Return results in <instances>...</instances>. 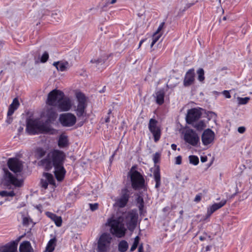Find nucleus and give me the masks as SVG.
I'll use <instances>...</instances> for the list:
<instances>
[{
	"mask_svg": "<svg viewBox=\"0 0 252 252\" xmlns=\"http://www.w3.org/2000/svg\"><path fill=\"white\" fill-rule=\"evenodd\" d=\"M66 158L65 154L62 151L53 149L49 151L46 156L40 160L38 164L43 166L46 171L54 167V174L58 181H62L66 171L63 164Z\"/></svg>",
	"mask_w": 252,
	"mask_h": 252,
	"instance_id": "1",
	"label": "nucleus"
},
{
	"mask_svg": "<svg viewBox=\"0 0 252 252\" xmlns=\"http://www.w3.org/2000/svg\"><path fill=\"white\" fill-rule=\"evenodd\" d=\"M57 117L56 111H42L40 118H29L27 120L26 131L29 134L48 133L51 130L50 125Z\"/></svg>",
	"mask_w": 252,
	"mask_h": 252,
	"instance_id": "2",
	"label": "nucleus"
},
{
	"mask_svg": "<svg viewBox=\"0 0 252 252\" xmlns=\"http://www.w3.org/2000/svg\"><path fill=\"white\" fill-rule=\"evenodd\" d=\"M46 103L47 105L60 110H69L75 107L72 98L65 96L62 91L57 89L52 90L48 94Z\"/></svg>",
	"mask_w": 252,
	"mask_h": 252,
	"instance_id": "3",
	"label": "nucleus"
},
{
	"mask_svg": "<svg viewBox=\"0 0 252 252\" xmlns=\"http://www.w3.org/2000/svg\"><path fill=\"white\" fill-rule=\"evenodd\" d=\"M134 218V215L130 212H125L122 216H118L117 219H109L107 220L106 224L110 227L111 233L115 235L117 237L121 238L125 234L126 229L124 228L123 222L125 221L124 219L126 220L130 219L131 223L134 225H135L133 221Z\"/></svg>",
	"mask_w": 252,
	"mask_h": 252,
	"instance_id": "4",
	"label": "nucleus"
},
{
	"mask_svg": "<svg viewBox=\"0 0 252 252\" xmlns=\"http://www.w3.org/2000/svg\"><path fill=\"white\" fill-rule=\"evenodd\" d=\"M135 166H133L128 172L131 187L135 190L145 189L146 185L144 177L142 174L135 170Z\"/></svg>",
	"mask_w": 252,
	"mask_h": 252,
	"instance_id": "5",
	"label": "nucleus"
},
{
	"mask_svg": "<svg viewBox=\"0 0 252 252\" xmlns=\"http://www.w3.org/2000/svg\"><path fill=\"white\" fill-rule=\"evenodd\" d=\"M3 172L2 183L7 189H11L13 186L19 188L23 186V180L18 179L7 169L3 168Z\"/></svg>",
	"mask_w": 252,
	"mask_h": 252,
	"instance_id": "6",
	"label": "nucleus"
},
{
	"mask_svg": "<svg viewBox=\"0 0 252 252\" xmlns=\"http://www.w3.org/2000/svg\"><path fill=\"white\" fill-rule=\"evenodd\" d=\"M112 237L109 234L104 233L100 237L97 242V252H107L110 246Z\"/></svg>",
	"mask_w": 252,
	"mask_h": 252,
	"instance_id": "7",
	"label": "nucleus"
},
{
	"mask_svg": "<svg viewBox=\"0 0 252 252\" xmlns=\"http://www.w3.org/2000/svg\"><path fill=\"white\" fill-rule=\"evenodd\" d=\"M59 121L63 126L70 127L75 124L76 118L71 113H64L60 115Z\"/></svg>",
	"mask_w": 252,
	"mask_h": 252,
	"instance_id": "8",
	"label": "nucleus"
},
{
	"mask_svg": "<svg viewBox=\"0 0 252 252\" xmlns=\"http://www.w3.org/2000/svg\"><path fill=\"white\" fill-rule=\"evenodd\" d=\"M130 192L128 189L125 188L121 190L120 196L116 199L115 204L120 208L124 207L127 203L130 197Z\"/></svg>",
	"mask_w": 252,
	"mask_h": 252,
	"instance_id": "9",
	"label": "nucleus"
},
{
	"mask_svg": "<svg viewBox=\"0 0 252 252\" xmlns=\"http://www.w3.org/2000/svg\"><path fill=\"white\" fill-rule=\"evenodd\" d=\"M7 165L9 169L15 173L22 172L23 169V162L17 158H9Z\"/></svg>",
	"mask_w": 252,
	"mask_h": 252,
	"instance_id": "10",
	"label": "nucleus"
},
{
	"mask_svg": "<svg viewBox=\"0 0 252 252\" xmlns=\"http://www.w3.org/2000/svg\"><path fill=\"white\" fill-rule=\"evenodd\" d=\"M184 140L193 146H196L199 142L198 134L192 129H189L184 134Z\"/></svg>",
	"mask_w": 252,
	"mask_h": 252,
	"instance_id": "11",
	"label": "nucleus"
},
{
	"mask_svg": "<svg viewBox=\"0 0 252 252\" xmlns=\"http://www.w3.org/2000/svg\"><path fill=\"white\" fill-rule=\"evenodd\" d=\"M215 138V133L210 128L205 129L201 136V140L204 145L207 146L211 144Z\"/></svg>",
	"mask_w": 252,
	"mask_h": 252,
	"instance_id": "12",
	"label": "nucleus"
},
{
	"mask_svg": "<svg viewBox=\"0 0 252 252\" xmlns=\"http://www.w3.org/2000/svg\"><path fill=\"white\" fill-rule=\"evenodd\" d=\"M75 96L78 102L76 110H84L87 105V98L84 94L80 92L75 93Z\"/></svg>",
	"mask_w": 252,
	"mask_h": 252,
	"instance_id": "13",
	"label": "nucleus"
},
{
	"mask_svg": "<svg viewBox=\"0 0 252 252\" xmlns=\"http://www.w3.org/2000/svg\"><path fill=\"white\" fill-rule=\"evenodd\" d=\"M43 176L45 179H42L40 180V185L42 188L46 189L48 188V184L55 186V180L52 174L49 173H44Z\"/></svg>",
	"mask_w": 252,
	"mask_h": 252,
	"instance_id": "14",
	"label": "nucleus"
},
{
	"mask_svg": "<svg viewBox=\"0 0 252 252\" xmlns=\"http://www.w3.org/2000/svg\"><path fill=\"white\" fill-rule=\"evenodd\" d=\"M226 203V200L223 199L221 200L220 202L214 203L212 206L208 207L206 215V218H209L214 212L223 206Z\"/></svg>",
	"mask_w": 252,
	"mask_h": 252,
	"instance_id": "15",
	"label": "nucleus"
},
{
	"mask_svg": "<svg viewBox=\"0 0 252 252\" xmlns=\"http://www.w3.org/2000/svg\"><path fill=\"white\" fill-rule=\"evenodd\" d=\"M201 115V111H188L186 116L187 123L189 124H191L193 122L199 119Z\"/></svg>",
	"mask_w": 252,
	"mask_h": 252,
	"instance_id": "16",
	"label": "nucleus"
},
{
	"mask_svg": "<svg viewBox=\"0 0 252 252\" xmlns=\"http://www.w3.org/2000/svg\"><path fill=\"white\" fill-rule=\"evenodd\" d=\"M194 75V70L193 69H190L187 71L184 80V85L185 86H190L193 83Z\"/></svg>",
	"mask_w": 252,
	"mask_h": 252,
	"instance_id": "17",
	"label": "nucleus"
},
{
	"mask_svg": "<svg viewBox=\"0 0 252 252\" xmlns=\"http://www.w3.org/2000/svg\"><path fill=\"white\" fill-rule=\"evenodd\" d=\"M18 241H13L0 248L1 252H15L17 251Z\"/></svg>",
	"mask_w": 252,
	"mask_h": 252,
	"instance_id": "18",
	"label": "nucleus"
},
{
	"mask_svg": "<svg viewBox=\"0 0 252 252\" xmlns=\"http://www.w3.org/2000/svg\"><path fill=\"white\" fill-rule=\"evenodd\" d=\"M58 146L60 148L67 147L69 145V141L67 135L62 134L60 135L58 141Z\"/></svg>",
	"mask_w": 252,
	"mask_h": 252,
	"instance_id": "19",
	"label": "nucleus"
},
{
	"mask_svg": "<svg viewBox=\"0 0 252 252\" xmlns=\"http://www.w3.org/2000/svg\"><path fill=\"white\" fill-rule=\"evenodd\" d=\"M58 71H64L68 68L69 64L67 62H56L53 63Z\"/></svg>",
	"mask_w": 252,
	"mask_h": 252,
	"instance_id": "20",
	"label": "nucleus"
},
{
	"mask_svg": "<svg viewBox=\"0 0 252 252\" xmlns=\"http://www.w3.org/2000/svg\"><path fill=\"white\" fill-rule=\"evenodd\" d=\"M154 178L156 182L155 188L158 189L161 185L160 170L158 167L156 168L153 172Z\"/></svg>",
	"mask_w": 252,
	"mask_h": 252,
	"instance_id": "21",
	"label": "nucleus"
},
{
	"mask_svg": "<svg viewBox=\"0 0 252 252\" xmlns=\"http://www.w3.org/2000/svg\"><path fill=\"white\" fill-rule=\"evenodd\" d=\"M32 250L30 243L29 241H24L19 247L20 252H31Z\"/></svg>",
	"mask_w": 252,
	"mask_h": 252,
	"instance_id": "22",
	"label": "nucleus"
},
{
	"mask_svg": "<svg viewBox=\"0 0 252 252\" xmlns=\"http://www.w3.org/2000/svg\"><path fill=\"white\" fill-rule=\"evenodd\" d=\"M47 216L54 221L56 226H61L62 223V219L61 217L57 216L56 214L48 212Z\"/></svg>",
	"mask_w": 252,
	"mask_h": 252,
	"instance_id": "23",
	"label": "nucleus"
},
{
	"mask_svg": "<svg viewBox=\"0 0 252 252\" xmlns=\"http://www.w3.org/2000/svg\"><path fill=\"white\" fill-rule=\"evenodd\" d=\"M150 131L153 134L154 141L155 142H157L160 139L161 136V130L159 127L157 126L150 129Z\"/></svg>",
	"mask_w": 252,
	"mask_h": 252,
	"instance_id": "24",
	"label": "nucleus"
},
{
	"mask_svg": "<svg viewBox=\"0 0 252 252\" xmlns=\"http://www.w3.org/2000/svg\"><path fill=\"white\" fill-rule=\"evenodd\" d=\"M164 91L163 90H160L156 93V102L160 105L164 102Z\"/></svg>",
	"mask_w": 252,
	"mask_h": 252,
	"instance_id": "25",
	"label": "nucleus"
},
{
	"mask_svg": "<svg viewBox=\"0 0 252 252\" xmlns=\"http://www.w3.org/2000/svg\"><path fill=\"white\" fill-rule=\"evenodd\" d=\"M56 243V238L51 239L46 246V251L47 252H53L55 250Z\"/></svg>",
	"mask_w": 252,
	"mask_h": 252,
	"instance_id": "26",
	"label": "nucleus"
},
{
	"mask_svg": "<svg viewBox=\"0 0 252 252\" xmlns=\"http://www.w3.org/2000/svg\"><path fill=\"white\" fill-rule=\"evenodd\" d=\"M108 59V56L104 55L101 56L100 58L97 59H93L91 60L92 63H94L96 64V66H99V65H103L105 63V61Z\"/></svg>",
	"mask_w": 252,
	"mask_h": 252,
	"instance_id": "27",
	"label": "nucleus"
},
{
	"mask_svg": "<svg viewBox=\"0 0 252 252\" xmlns=\"http://www.w3.org/2000/svg\"><path fill=\"white\" fill-rule=\"evenodd\" d=\"M136 203L139 210V213L141 214L144 207V202L143 197L139 195L136 198Z\"/></svg>",
	"mask_w": 252,
	"mask_h": 252,
	"instance_id": "28",
	"label": "nucleus"
},
{
	"mask_svg": "<svg viewBox=\"0 0 252 252\" xmlns=\"http://www.w3.org/2000/svg\"><path fill=\"white\" fill-rule=\"evenodd\" d=\"M128 248V244L125 240H122L118 244V250L120 252H126Z\"/></svg>",
	"mask_w": 252,
	"mask_h": 252,
	"instance_id": "29",
	"label": "nucleus"
},
{
	"mask_svg": "<svg viewBox=\"0 0 252 252\" xmlns=\"http://www.w3.org/2000/svg\"><path fill=\"white\" fill-rule=\"evenodd\" d=\"M46 153V150L43 148H37L35 151V157L37 159L41 158L45 156Z\"/></svg>",
	"mask_w": 252,
	"mask_h": 252,
	"instance_id": "30",
	"label": "nucleus"
},
{
	"mask_svg": "<svg viewBox=\"0 0 252 252\" xmlns=\"http://www.w3.org/2000/svg\"><path fill=\"white\" fill-rule=\"evenodd\" d=\"M185 109L186 110H203V109L196 106V104L193 102H190L187 104L185 106Z\"/></svg>",
	"mask_w": 252,
	"mask_h": 252,
	"instance_id": "31",
	"label": "nucleus"
},
{
	"mask_svg": "<svg viewBox=\"0 0 252 252\" xmlns=\"http://www.w3.org/2000/svg\"><path fill=\"white\" fill-rule=\"evenodd\" d=\"M20 105L18 99L17 98H15L12 103L10 105L8 110H15L18 108Z\"/></svg>",
	"mask_w": 252,
	"mask_h": 252,
	"instance_id": "32",
	"label": "nucleus"
},
{
	"mask_svg": "<svg viewBox=\"0 0 252 252\" xmlns=\"http://www.w3.org/2000/svg\"><path fill=\"white\" fill-rule=\"evenodd\" d=\"M193 126L198 131H201L205 127V125L203 121H199L193 124Z\"/></svg>",
	"mask_w": 252,
	"mask_h": 252,
	"instance_id": "33",
	"label": "nucleus"
},
{
	"mask_svg": "<svg viewBox=\"0 0 252 252\" xmlns=\"http://www.w3.org/2000/svg\"><path fill=\"white\" fill-rule=\"evenodd\" d=\"M189 163L194 165H196L199 163V158L196 156H189Z\"/></svg>",
	"mask_w": 252,
	"mask_h": 252,
	"instance_id": "34",
	"label": "nucleus"
},
{
	"mask_svg": "<svg viewBox=\"0 0 252 252\" xmlns=\"http://www.w3.org/2000/svg\"><path fill=\"white\" fill-rule=\"evenodd\" d=\"M51 17L58 22L61 19V13L58 10H55L51 13Z\"/></svg>",
	"mask_w": 252,
	"mask_h": 252,
	"instance_id": "35",
	"label": "nucleus"
},
{
	"mask_svg": "<svg viewBox=\"0 0 252 252\" xmlns=\"http://www.w3.org/2000/svg\"><path fill=\"white\" fill-rule=\"evenodd\" d=\"M161 36V33H157L155 32L154 33L152 37V41L151 44V48L153 47L154 44L159 40Z\"/></svg>",
	"mask_w": 252,
	"mask_h": 252,
	"instance_id": "36",
	"label": "nucleus"
},
{
	"mask_svg": "<svg viewBox=\"0 0 252 252\" xmlns=\"http://www.w3.org/2000/svg\"><path fill=\"white\" fill-rule=\"evenodd\" d=\"M15 193L12 190L10 191H7L5 190L0 191V195L2 197L11 196L13 197L15 196Z\"/></svg>",
	"mask_w": 252,
	"mask_h": 252,
	"instance_id": "37",
	"label": "nucleus"
},
{
	"mask_svg": "<svg viewBox=\"0 0 252 252\" xmlns=\"http://www.w3.org/2000/svg\"><path fill=\"white\" fill-rule=\"evenodd\" d=\"M197 73L198 74V80L202 82L204 80V71L202 68H199L197 71Z\"/></svg>",
	"mask_w": 252,
	"mask_h": 252,
	"instance_id": "38",
	"label": "nucleus"
},
{
	"mask_svg": "<svg viewBox=\"0 0 252 252\" xmlns=\"http://www.w3.org/2000/svg\"><path fill=\"white\" fill-rule=\"evenodd\" d=\"M158 121L154 119H151L149 121V123L148 125L149 129H152V128H154V127H157L158 126Z\"/></svg>",
	"mask_w": 252,
	"mask_h": 252,
	"instance_id": "39",
	"label": "nucleus"
},
{
	"mask_svg": "<svg viewBox=\"0 0 252 252\" xmlns=\"http://www.w3.org/2000/svg\"><path fill=\"white\" fill-rule=\"evenodd\" d=\"M238 103L240 105H244L247 104L250 100V97H238L237 98Z\"/></svg>",
	"mask_w": 252,
	"mask_h": 252,
	"instance_id": "40",
	"label": "nucleus"
},
{
	"mask_svg": "<svg viewBox=\"0 0 252 252\" xmlns=\"http://www.w3.org/2000/svg\"><path fill=\"white\" fill-rule=\"evenodd\" d=\"M139 240H140V238L138 236H137L135 237V238H134V242H133L131 247L130 248V252L134 251L137 248L138 245L139 244Z\"/></svg>",
	"mask_w": 252,
	"mask_h": 252,
	"instance_id": "41",
	"label": "nucleus"
},
{
	"mask_svg": "<svg viewBox=\"0 0 252 252\" xmlns=\"http://www.w3.org/2000/svg\"><path fill=\"white\" fill-rule=\"evenodd\" d=\"M14 112V111H7V119L6 120V122L8 124H10L12 123L13 119L11 117V116L13 114Z\"/></svg>",
	"mask_w": 252,
	"mask_h": 252,
	"instance_id": "42",
	"label": "nucleus"
},
{
	"mask_svg": "<svg viewBox=\"0 0 252 252\" xmlns=\"http://www.w3.org/2000/svg\"><path fill=\"white\" fill-rule=\"evenodd\" d=\"M48 58H49V55H48V53L46 52H45L43 54V55H42V56L41 57L40 61L42 63H45L48 60Z\"/></svg>",
	"mask_w": 252,
	"mask_h": 252,
	"instance_id": "43",
	"label": "nucleus"
},
{
	"mask_svg": "<svg viewBox=\"0 0 252 252\" xmlns=\"http://www.w3.org/2000/svg\"><path fill=\"white\" fill-rule=\"evenodd\" d=\"M160 154L158 153H156L153 155V160L155 164H156L158 162L160 158Z\"/></svg>",
	"mask_w": 252,
	"mask_h": 252,
	"instance_id": "44",
	"label": "nucleus"
},
{
	"mask_svg": "<svg viewBox=\"0 0 252 252\" xmlns=\"http://www.w3.org/2000/svg\"><path fill=\"white\" fill-rule=\"evenodd\" d=\"M90 208L92 211H94L98 209V204L97 203L89 204Z\"/></svg>",
	"mask_w": 252,
	"mask_h": 252,
	"instance_id": "45",
	"label": "nucleus"
},
{
	"mask_svg": "<svg viewBox=\"0 0 252 252\" xmlns=\"http://www.w3.org/2000/svg\"><path fill=\"white\" fill-rule=\"evenodd\" d=\"M230 91L224 90L222 92V94L225 96V98H230L231 97Z\"/></svg>",
	"mask_w": 252,
	"mask_h": 252,
	"instance_id": "46",
	"label": "nucleus"
},
{
	"mask_svg": "<svg viewBox=\"0 0 252 252\" xmlns=\"http://www.w3.org/2000/svg\"><path fill=\"white\" fill-rule=\"evenodd\" d=\"M164 25V22L161 23L160 24V25H159L158 29L157 30L156 32H155V33H160L159 32L161 31V30L163 29Z\"/></svg>",
	"mask_w": 252,
	"mask_h": 252,
	"instance_id": "47",
	"label": "nucleus"
},
{
	"mask_svg": "<svg viewBox=\"0 0 252 252\" xmlns=\"http://www.w3.org/2000/svg\"><path fill=\"white\" fill-rule=\"evenodd\" d=\"M182 163V157L181 156H179L176 158L175 163L176 164L180 165Z\"/></svg>",
	"mask_w": 252,
	"mask_h": 252,
	"instance_id": "48",
	"label": "nucleus"
},
{
	"mask_svg": "<svg viewBox=\"0 0 252 252\" xmlns=\"http://www.w3.org/2000/svg\"><path fill=\"white\" fill-rule=\"evenodd\" d=\"M86 111H77V115L78 117H84L86 116Z\"/></svg>",
	"mask_w": 252,
	"mask_h": 252,
	"instance_id": "49",
	"label": "nucleus"
},
{
	"mask_svg": "<svg viewBox=\"0 0 252 252\" xmlns=\"http://www.w3.org/2000/svg\"><path fill=\"white\" fill-rule=\"evenodd\" d=\"M246 131V128L244 126H240L238 128V131L240 133H243Z\"/></svg>",
	"mask_w": 252,
	"mask_h": 252,
	"instance_id": "50",
	"label": "nucleus"
},
{
	"mask_svg": "<svg viewBox=\"0 0 252 252\" xmlns=\"http://www.w3.org/2000/svg\"><path fill=\"white\" fill-rule=\"evenodd\" d=\"M201 195L199 194H197L194 198V201L195 202H199L201 200Z\"/></svg>",
	"mask_w": 252,
	"mask_h": 252,
	"instance_id": "51",
	"label": "nucleus"
},
{
	"mask_svg": "<svg viewBox=\"0 0 252 252\" xmlns=\"http://www.w3.org/2000/svg\"><path fill=\"white\" fill-rule=\"evenodd\" d=\"M111 113V111H109L108 113V116L105 118L104 119V122L105 123H109L110 122V115Z\"/></svg>",
	"mask_w": 252,
	"mask_h": 252,
	"instance_id": "52",
	"label": "nucleus"
},
{
	"mask_svg": "<svg viewBox=\"0 0 252 252\" xmlns=\"http://www.w3.org/2000/svg\"><path fill=\"white\" fill-rule=\"evenodd\" d=\"M23 223L24 225H27L29 224V219L27 217H24L23 219Z\"/></svg>",
	"mask_w": 252,
	"mask_h": 252,
	"instance_id": "53",
	"label": "nucleus"
},
{
	"mask_svg": "<svg viewBox=\"0 0 252 252\" xmlns=\"http://www.w3.org/2000/svg\"><path fill=\"white\" fill-rule=\"evenodd\" d=\"M170 210H171V209L168 206L165 207L164 208H163V209H162V211L164 213L169 212L170 211Z\"/></svg>",
	"mask_w": 252,
	"mask_h": 252,
	"instance_id": "54",
	"label": "nucleus"
},
{
	"mask_svg": "<svg viewBox=\"0 0 252 252\" xmlns=\"http://www.w3.org/2000/svg\"><path fill=\"white\" fill-rule=\"evenodd\" d=\"M138 252H144V249L142 244H140V246H139Z\"/></svg>",
	"mask_w": 252,
	"mask_h": 252,
	"instance_id": "55",
	"label": "nucleus"
},
{
	"mask_svg": "<svg viewBox=\"0 0 252 252\" xmlns=\"http://www.w3.org/2000/svg\"><path fill=\"white\" fill-rule=\"evenodd\" d=\"M200 159L202 162H205L207 160V157L206 156L201 157Z\"/></svg>",
	"mask_w": 252,
	"mask_h": 252,
	"instance_id": "56",
	"label": "nucleus"
},
{
	"mask_svg": "<svg viewBox=\"0 0 252 252\" xmlns=\"http://www.w3.org/2000/svg\"><path fill=\"white\" fill-rule=\"evenodd\" d=\"M117 1V0H111L110 1H108L106 2V5H108L109 4H114Z\"/></svg>",
	"mask_w": 252,
	"mask_h": 252,
	"instance_id": "57",
	"label": "nucleus"
},
{
	"mask_svg": "<svg viewBox=\"0 0 252 252\" xmlns=\"http://www.w3.org/2000/svg\"><path fill=\"white\" fill-rule=\"evenodd\" d=\"M211 248H212V246H211V245L207 246L206 247V251L208 252V251H211Z\"/></svg>",
	"mask_w": 252,
	"mask_h": 252,
	"instance_id": "58",
	"label": "nucleus"
},
{
	"mask_svg": "<svg viewBox=\"0 0 252 252\" xmlns=\"http://www.w3.org/2000/svg\"><path fill=\"white\" fill-rule=\"evenodd\" d=\"M199 239L201 241H203L204 240H205L206 239V237L204 236H199Z\"/></svg>",
	"mask_w": 252,
	"mask_h": 252,
	"instance_id": "59",
	"label": "nucleus"
},
{
	"mask_svg": "<svg viewBox=\"0 0 252 252\" xmlns=\"http://www.w3.org/2000/svg\"><path fill=\"white\" fill-rule=\"evenodd\" d=\"M171 148L173 150H176L177 148V145L175 144H172L171 146Z\"/></svg>",
	"mask_w": 252,
	"mask_h": 252,
	"instance_id": "60",
	"label": "nucleus"
},
{
	"mask_svg": "<svg viewBox=\"0 0 252 252\" xmlns=\"http://www.w3.org/2000/svg\"><path fill=\"white\" fill-rule=\"evenodd\" d=\"M145 40L146 39H145L141 40V41H140V42L139 43V45H138V48H139L141 47L142 44L145 41Z\"/></svg>",
	"mask_w": 252,
	"mask_h": 252,
	"instance_id": "61",
	"label": "nucleus"
},
{
	"mask_svg": "<svg viewBox=\"0 0 252 252\" xmlns=\"http://www.w3.org/2000/svg\"><path fill=\"white\" fill-rule=\"evenodd\" d=\"M105 87H104L103 88V89H102V90L99 91V92H100V93H103V92H104V89H105Z\"/></svg>",
	"mask_w": 252,
	"mask_h": 252,
	"instance_id": "62",
	"label": "nucleus"
},
{
	"mask_svg": "<svg viewBox=\"0 0 252 252\" xmlns=\"http://www.w3.org/2000/svg\"><path fill=\"white\" fill-rule=\"evenodd\" d=\"M183 212H184L183 210H181V211H180V214L181 215H183Z\"/></svg>",
	"mask_w": 252,
	"mask_h": 252,
	"instance_id": "63",
	"label": "nucleus"
},
{
	"mask_svg": "<svg viewBox=\"0 0 252 252\" xmlns=\"http://www.w3.org/2000/svg\"><path fill=\"white\" fill-rule=\"evenodd\" d=\"M113 108L117 109H118V106L116 105V107H113Z\"/></svg>",
	"mask_w": 252,
	"mask_h": 252,
	"instance_id": "64",
	"label": "nucleus"
}]
</instances>
